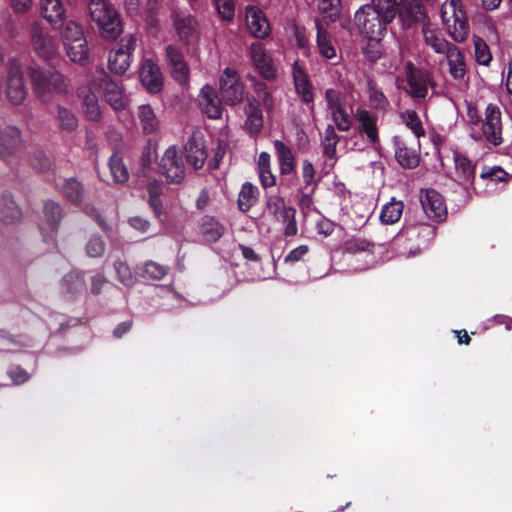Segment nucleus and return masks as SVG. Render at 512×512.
<instances>
[{
	"label": "nucleus",
	"instance_id": "nucleus-51",
	"mask_svg": "<svg viewBox=\"0 0 512 512\" xmlns=\"http://www.w3.org/2000/svg\"><path fill=\"white\" fill-rule=\"evenodd\" d=\"M318 8L320 13L331 20L337 17L340 13L341 1L340 0H319Z\"/></svg>",
	"mask_w": 512,
	"mask_h": 512
},
{
	"label": "nucleus",
	"instance_id": "nucleus-63",
	"mask_svg": "<svg viewBox=\"0 0 512 512\" xmlns=\"http://www.w3.org/2000/svg\"><path fill=\"white\" fill-rule=\"evenodd\" d=\"M379 42H371L369 47L365 50V55L370 61H376L380 58V51L378 49Z\"/></svg>",
	"mask_w": 512,
	"mask_h": 512
},
{
	"label": "nucleus",
	"instance_id": "nucleus-3",
	"mask_svg": "<svg viewBox=\"0 0 512 512\" xmlns=\"http://www.w3.org/2000/svg\"><path fill=\"white\" fill-rule=\"evenodd\" d=\"M88 10L104 38L113 40L120 35L122 28L119 15L108 0H89Z\"/></svg>",
	"mask_w": 512,
	"mask_h": 512
},
{
	"label": "nucleus",
	"instance_id": "nucleus-59",
	"mask_svg": "<svg viewBox=\"0 0 512 512\" xmlns=\"http://www.w3.org/2000/svg\"><path fill=\"white\" fill-rule=\"evenodd\" d=\"M309 248L307 245H300L299 247L293 249L289 252V254L285 257V262H297L302 259V257L307 254Z\"/></svg>",
	"mask_w": 512,
	"mask_h": 512
},
{
	"label": "nucleus",
	"instance_id": "nucleus-4",
	"mask_svg": "<svg viewBox=\"0 0 512 512\" xmlns=\"http://www.w3.org/2000/svg\"><path fill=\"white\" fill-rule=\"evenodd\" d=\"M31 80L35 92L43 101H49L55 95L63 93L67 89L65 79L54 69H33L31 71Z\"/></svg>",
	"mask_w": 512,
	"mask_h": 512
},
{
	"label": "nucleus",
	"instance_id": "nucleus-20",
	"mask_svg": "<svg viewBox=\"0 0 512 512\" xmlns=\"http://www.w3.org/2000/svg\"><path fill=\"white\" fill-rule=\"evenodd\" d=\"M454 178L463 185L471 184L475 177V167L470 159L459 151L453 152Z\"/></svg>",
	"mask_w": 512,
	"mask_h": 512
},
{
	"label": "nucleus",
	"instance_id": "nucleus-54",
	"mask_svg": "<svg viewBox=\"0 0 512 512\" xmlns=\"http://www.w3.org/2000/svg\"><path fill=\"white\" fill-rule=\"evenodd\" d=\"M144 274L151 279L160 280L167 274V268L156 262L149 261L144 266Z\"/></svg>",
	"mask_w": 512,
	"mask_h": 512
},
{
	"label": "nucleus",
	"instance_id": "nucleus-52",
	"mask_svg": "<svg viewBox=\"0 0 512 512\" xmlns=\"http://www.w3.org/2000/svg\"><path fill=\"white\" fill-rule=\"evenodd\" d=\"M215 7L223 20H232L235 12L234 0H214Z\"/></svg>",
	"mask_w": 512,
	"mask_h": 512
},
{
	"label": "nucleus",
	"instance_id": "nucleus-1",
	"mask_svg": "<svg viewBox=\"0 0 512 512\" xmlns=\"http://www.w3.org/2000/svg\"><path fill=\"white\" fill-rule=\"evenodd\" d=\"M397 0H372L355 14V25L370 42H379L386 32L387 24L396 16Z\"/></svg>",
	"mask_w": 512,
	"mask_h": 512
},
{
	"label": "nucleus",
	"instance_id": "nucleus-38",
	"mask_svg": "<svg viewBox=\"0 0 512 512\" xmlns=\"http://www.w3.org/2000/svg\"><path fill=\"white\" fill-rule=\"evenodd\" d=\"M57 28H61V38L63 45L67 42H75L78 38H85L82 27L73 20L64 21Z\"/></svg>",
	"mask_w": 512,
	"mask_h": 512
},
{
	"label": "nucleus",
	"instance_id": "nucleus-31",
	"mask_svg": "<svg viewBox=\"0 0 512 512\" xmlns=\"http://www.w3.org/2000/svg\"><path fill=\"white\" fill-rule=\"evenodd\" d=\"M40 7L42 15L53 27L63 22L65 9L61 0H40Z\"/></svg>",
	"mask_w": 512,
	"mask_h": 512
},
{
	"label": "nucleus",
	"instance_id": "nucleus-27",
	"mask_svg": "<svg viewBox=\"0 0 512 512\" xmlns=\"http://www.w3.org/2000/svg\"><path fill=\"white\" fill-rule=\"evenodd\" d=\"M274 148L280 174L285 176L294 173L296 168V160L291 148L281 140L274 141Z\"/></svg>",
	"mask_w": 512,
	"mask_h": 512
},
{
	"label": "nucleus",
	"instance_id": "nucleus-50",
	"mask_svg": "<svg viewBox=\"0 0 512 512\" xmlns=\"http://www.w3.org/2000/svg\"><path fill=\"white\" fill-rule=\"evenodd\" d=\"M104 240L98 235H92L85 244V251L89 257H100L105 251Z\"/></svg>",
	"mask_w": 512,
	"mask_h": 512
},
{
	"label": "nucleus",
	"instance_id": "nucleus-28",
	"mask_svg": "<svg viewBox=\"0 0 512 512\" xmlns=\"http://www.w3.org/2000/svg\"><path fill=\"white\" fill-rule=\"evenodd\" d=\"M404 27H410L413 22L422 16L421 5L418 0H397L396 13Z\"/></svg>",
	"mask_w": 512,
	"mask_h": 512
},
{
	"label": "nucleus",
	"instance_id": "nucleus-18",
	"mask_svg": "<svg viewBox=\"0 0 512 512\" xmlns=\"http://www.w3.org/2000/svg\"><path fill=\"white\" fill-rule=\"evenodd\" d=\"M199 105L202 112L211 119H218L222 115L221 101L211 85L202 87L199 94Z\"/></svg>",
	"mask_w": 512,
	"mask_h": 512
},
{
	"label": "nucleus",
	"instance_id": "nucleus-48",
	"mask_svg": "<svg viewBox=\"0 0 512 512\" xmlns=\"http://www.w3.org/2000/svg\"><path fill=\"white\" fill-rule=\"evenodd\" d=\"M331 118L338 128V130L346 132L349 131L352 127V118L349 113L346 111L345 107H341L330 113Z\"/></svg>",
	"mask_w": 512,
	"mask_h": 512
},
{
	"label": "nucleus",
	"instance_id": "nucleus-42",
	"mask_svg": "<svg viewBox=\"0 0 512 512\" xmlns=\"http://www.w3.org/2000/svg\"><path fill=\"white\" fill-rule=\"evenodd\" d=\"M201 231L207 241H217L224 233V227L213 218H206L201 225Z\"/></svg>",
	"mask_w": 512,
	"mask_h": 512
},
{
	"label": "nucleus",
	"instance_id": "nucleus-44",
	"mask_svg": "<svg viewBox=\"0 0 512 512\" xmlns=\"http://www.w3.org/2000/svg\"><path fill=\"white\" fill-rule=\"evenodd\" d=\"M473 43L476 62L488 66L492 60V54L487 43L478 36H474Z\"/></svg>",
	"mask_w": 512,
	"mask_h": 512
},
{
	"label": "nucleus",
	"instance_id": "nucleus-9",
	"mask_svg": "<svg viewBox=\"0 0 512 512\" xmlns=\"http://www.w3.org/2000/svg\"><path fill=\"white\" fill-rule=\"evenodd\" d=\"M267 211L278 221L283 223L285 236H294L297 234L295 220L296 211L294 208L286 206L281 196L271 195L267 198Z\"/></svg>",
	"mask_w": 512,
	"mask_h": 512
},
{
	"label": "nucleus",
	"instance_id": "nucleus-5",
	"mask_svg": "<svg viewBox=\"0 0 512 512\" xmlns=\"http://www.w3.org/2000/svg\"><path fill=\"white\" fill-rule=\"evenodd\" d=\"M405 74L408 88L404 86V80L400 78L396 80L397 87L406 90L412 98L424 99L428 93V85L431 83L430 73L417 69L411 62H407Z\"/></svg>",
	"mask_w": 512,
	"mask_h": 512
},
{
	"label": "nucleus",
	"instance_id": "nucleus-11",
	"mask_svg": "<svg viewBox=\"0 0 512 512\" xmlns=\"http://www.w3.org/2000/svg\"><path fill=\"white\" fill-rule=\"evenodd\" d=\"M31 44L35 53L43 59H51L58 51L57 40L45 32L38 22L31 26Z\"/></svg>",
	"mask_w": 512,
	"mask_h": 512
},
{
	"label": "nucleus",
	"instance_id": "nucleus-60",
	"mask_svg": "<svg viewBox=\"0 0 512 512\" xmlns=\"http://www.w3.org/2000/svg\"><path fill=\"white\" fill-rule=\"evenodd\" d=\"M295 41H296V46L300 49H303L304 54L306 56H308L309 52H310L309 39L306 37L305 33L297 29L295 31Z\"/></svg>",
	"mask_w": 512,
	"mask_h": 512
},
{
	"label": "nucleus",
	"instance_id": "nucleus-6",
	"mask_svg": "<svg viewBox=\"0 0 512 512\" xmlns=\"http://www.w3.org/2000/svg\"><path fill=\"white\" fill-rule=\"evenodd\" d=\"M477 139H484L488 143L499 146L503 142L501 110L495 104H488L484 119L480 123V134Z\"/></svg>",
	"mask_w": 512,
	"mask_h": 512
},
{
	"label": "nucleus",
	"instance_id": "nucleus-30",
	"mask_svg": "<svg viewBox=\"0 0 512 512\" xmlns=\"http://www.w3.org/2000/svg\"><path fill=\"white\" fill-rule=\"evenodd\" d=\"M450 75L455 80H461L466 74V64L460 49L453 45L445 53Z\"/></svg>",
	"mask_w": 512,
	"mask_h": 512
},
{
	"label": "nucleus",
	"instance_id": "nucleus-34",
	"mask_svg": "<svg viewBox=\"0 0 512 512\" xmlns=\"http://www.w3.org/2000/svg\"><path fill=\"white\" fill-rule=\"evenodd\" d=\"M138 119L143 133L154 134L160 129V120L149 105H141L138 109Z\"/></svg>",
	"mask_w": 512,
	"mask_h": 512
},
{
	"label": "nucleus",
	"instance_id": "nucleus-53",
	"mask_svg": "<svg viewBox=\"0 0 512 512\" xmlns=\"http://www.w3.org/2000/svg\"><path fill=\"white\" fill-rule=\"evenodd\" d=\"M325 100L327 102V110L329 113L344 106L340 91L332 88L325 91Z\"/></svg>",
	"mask_w": 512,
	"mask_h": 512
},
{
	"label": "nucleus",
	"instance_id": "nucleus-17",
	"mask_svg": "<svg viewBox=\"0 0 512 512\" xmlns=\"http://www.w3.org/2000/svg\"><path fill=\"white\" fill-rule=\"evenodd\" d=\"M395 158L397 162L406 169H413L419 165L420 155L417 149L411 148L400 136L393 137Z\"/></svg>",
	"mask_w": 512,
	"mask_h": 512
},
{
	"label": "nucleus",
	"instance_id": "nucleus-41",
	"mask_svg": "<svg viewBox=\"0 0 512 512\" xmlns=\"http://www.w3.org/2000/svg\"><path fill=\"white\" fill-rule=\"evenodd\" d=\"M247 120L246 128L250 133H258L263 126V116L261 109L254 103H249L246 108Z\"/></svg>",
	"mask_w": 512,
	"mask_h": 512
},
{
	"label": "nucleus",
	"instance_id": "nucleus-64",
	"mask_svg": "<svg viewBox=\"0 0 512 512\" xmlns=\"http://www.w3.org/2000/svg\"><path fill=\"white\" fill-rule=\"evenodd\" d=\"M129 222L133 228L141 232H146L148 230L149 222L145 219H142L140 217H133L129 220Z\"/></svg>",
	"mask_w": 512,
	"mask_h": 512
},
{
	"label": "nucleus",
	"instance_id": "nucleus-49",
	"mask_svg": "<svg viewBox=\"0 0 512 512\" xmlns=\"http://www.w3.org/2000/svg\"><path fill=\"white\" fill-rule=\"evenodd\" d=\"M62 192L73 203H78L82 199V187L75 179H67L62 187Z\"/></svg>",
	"mask_w": 512,
	"mask_h": 512
},
{
	"label": "nucleus",
	"instance_id": "nucleus-55",
	"mask_svg": "<svg viewBox=\"0 0 512 512\" xmlns=\"http://www.w3.org/2000/svg\"><path fill=\"white\" fill-rule=\"evenodd\" d=\"M115 270L117 272L120 282L123 285L131 286L134 283V277L126 263L117 261L115 263Z\"/></svg>",
	"mask_w": 512,
	"mask_h": 512
},
{
	"label": "nucleus",
	"instance_id": "nucleus-16",
	"mask_svg": "<svg viewBox=\"0 0 512 512\" xmlns=\"http://www.w3.org/2000/svg\"><path fill=\"white\" fill-rule=\"evenodd\" d=\"M246 25L250 34L256 38H265L270 33L267 18L257 7L248 6L246 8Z\"/></svg>",
	"mask_w": 512,
	"mask_h": 512
},
{
	"label": "nucleus",
	"instance_id": "nucleus-58",
	"mask_svg": "<svg viewBox=\"0 0 512 512\" xmlns=\"http://www.w3.org/2000/svg\"><path fill=\"white\" fill-rule=\"evenodd\" d=\"M302 177L306 186L314 183L315 169L309 160H304L302 164Z\"/></svg>",
	"mask_w": 512,
	"mask_h": 512
},
{
	"label": "nucleus",
	"instance_id": "nucleus-2",
	"mask_svg": "<svg viewBox=\"0 0 512 512\" xmlns=\"http://www.w3.org/2000/svg\"><path fill=\"white\" fill-rule=\"evenodd\" d=\"M441 18L448 35L455 42L462 43L468 38L470 27L461 0H445L441 6Z\"/></svg>",
	"mask_w": 512,
	"mask_h": 512
},
{
	"label": "nucleus",
	"instance_id": "nucleus-57",
	"mask_svg": "<svg viewBox=\"0 0 512 512\" xmlns=\"http://www.w3.org/2000/svg\"><path fill=\"white\" fill-rule=\"evenodd\" d=\"M8 373L15 384H22L29 380V374L19 366L11 367Z\"/></svg>",
	"mask_w": 512,
	"mask_h": 512
},
{
	"label": "nucleus",
	"instance_id": "nucleus-29",
	"mask_svg": "<svg viewBox=\"0 0 512 512\" xmlns=\"http://www.w3.org/2000/svg\"><path fill=\"white\" fill-rule=\"evenodd\" d=\"M316 30V47L320 56L326 60L336 59V46L328 31L323 27V25L319 21L316 22Z\"/></svg>",
	"mask_w": 512,
	"mask_h": 512
},
{
	"label": "nucleus",
	"instance_id": "nucleus-36",
	"mask_svg": "<svg viewBox=\"0 0 512 512\" xmlns=\"http://www.w3.org/2000/svg\"><path fill=\"white\" fill-rule=\"evenodd\" d=\"M259 190L251 182H245L238 194V207L242 212L249 211L258 200Z\"/></svg>",
	"mask_w": 512,
	"mask_h": 512
},
{
	"label": "nucleus",
	"instance_id": "nucleus-21",
	"mask_svg": "<svg viewBox=\"0 0 512 512\" xmlns=\"http://www.w3.org/2000/svg\"><path fill=\"white\" fill-rule=\"evenodd\" d=\"M100 87L108 104L115 110H122L126 106L127 98L122 87L112 81L108 76L103 75L100 81Z\"/></svg>",
	"mask_w": 512,
	"mask_h": 512
},
{
	"label": "nucleus",
	"instance_id": "nucleus-23",
	"mask_svg": "<svg viewBox=\"0 0 512 512\" xmlns=\"http://www.w3.org/2000/svg\"><path fill=\"white\" fill-rule=\"evenodd\" d=\"M250 57L263 77L266 79H272L275 77L276 72L272 66L271 58L266 53L261 43L256 42L251 44Z\"/></svg>",
	"mask_w": 512,
	"mask_h": 512
},
{
	"label": "nucleus",
	"instance_id": "nucleus-8",
	"mask_svg": "<svg viewBox=\"0 0 512 512\" xmlns=\"http://www.w3.org/2000/svg\"><path fill=\"white\" fill-rule=\"evenodd\" d=\"M219 93L224 103L236 105L243 100L244 87L234 69L226 68L219 79Z\"/></svg>",
	"mask_w": 512,
	"mask_h": 512
},
{
	"label": "nucleus",
	"instance_id": "nucleus-62",
	"mask_svg": "<svg viewBox=\"0 0 512 512\" xmlns=\"http://www.w3.org/2000/svg\"><path fill=\"white\" fill-rule=\"evenodd\" d=\"M33 0H10V4L15 12L24 13L28 11L32 5Z\"/></svg>",
	"mask_w": 512,
	"mask_h": 512
},
{
	"label": "nucleus",
	"instance_id": "nucleus-61",
	"mask_svg": "<svg viewBox=\"0 0 512 512\" xmlns=\"http://www.w3.org/2000/svg\"><path fill=\"white\" fill-rule=\"evenodd\" d=\"M467 118L469 123L474 126H479L482 121L479 111L472 104H468L467 106Z\"/></svg>",
	"mask_w": 512,
	"mask_h": 512
},
{
	"label": "nucleus",
	"instance_id": "nucleus-47",
	"mask_svg": "<svg viewBox=\"0 0 512 512\" xmlns=\"http://www.w3.org/2000/svg\"><path fill=\"white\" fill-rule=\"evenodd\" d=\"M57 120L62 130L73 131L78 126L75 114L64 107L58 108Z\"/></svg>",
	"mask_w": 512,
	"mask_h": 512
},
{
	"label": "nucleus",
	"instance_id": "nucleus-13",
	"mask_svg": "<svg viewBox=\"0 0 512 512\" xmlns=\"http://www.w3.org/2000/svg\"><path fill=\"white\" fill-rule=\"evenodd\" d=\"M185 153L187 162L194 168L203 167L207 159V151L204 145L203 135L199 131H194L185 144Z\"/></svg>",
	"mask_w": 512,
	"mask_h": 512
},
{
	"label": "nucleus",
	"instance_id": "nucleus-19",
	"mask_svg": "<svg viewBox=\"0 0 512 512\" xmlns=\"http://www.w3.org/2000/svg\"><path fill=\"white\" fill-rule=\"evenodd\" d=\"M293 80L297 94L306 103L314 100L313 86L305 68L296 61L292 68Z\"/></svg>",
	"mask_w": 512,
	"mask_h": 512
},
{
	"label": "nucleus",
	"instance_id": "nucleus-24",
	"mask_svg": "<svg viewBox=\"0 0 512 512\" xmlns=\"http://www.w3.org/2000/svg\"><path fill=\"white\" fill-rule=\"evenodd\" d=\"M355 119L359 124V132L364 134L367 140L375 146L379 141L376 118L366 109L359 107L355 112Z\"/></svg>",
	"mask_w": 512,
	"mask_h": 512
},
{
	"label": "nucleus",
	"instance_id": "nucleus-12",
	"mask_svg": "<svg viewBox=\"0 0 512 512\" xmlns=\"http://www.w3.org/2000/svg\"><path fill=\"white\" fill-rule=\"evenodd\" d=\"M420 203L426 216L434 221H442L447 215V207L442 195L434 189L420 192Z\"/></svg>",
	"mask_w": 512,
	"mask_h": 512
},
{
	"label": "nucleus",
	"instance_id": "nucleus-37",
	"mask_svg": "<svg viewBox=\"0 0 512 512\" xmlns=\"http://www.w3.org/2000/svg\"><path fill=\"white\" fill-rule=\"evenodd\" d=\"M400 119L402 123L409 128L417 138L425 135V129L420 116L415 110L407 109L401 112Z\"/></svg>",
	"mask_w": 512,
	"mask_h": 512
},
{
	"label": "nucleus",
	"instance_id": "nucleus-40",
	"mask_svg": "<svg viewBox=\"0 0 512 512\" xmlns=\"http://www.w3.org/2000/svg\"><path fill=\"white\" fill-rule=\"evenodd\" d=\"M403 208L404 205L401 201H395L392 199L382 208L380 213V220L385 224L396 223L403 213Z\"/></svg>",
	"mask_w": 512,
	"mask_h": 512
},
{
	"label": "nucleus",
	"instance_id": "nucleus-56",
	"mask_svg": "<svg viewBox=\"0 0 512 512\" xmlns=\"http://www.w3.org/2000/svg\"><path fill=\"white\" fill-rule=\"evenodd\" d=\"M507 173L499 166L484 168L480 174L482 179H489L494 182L504 181Z\"/></svg>",
	"mask_w": 512,
	"mask_h": 512
},
{
	"label": "nucleus",
	"instance_id": "nucleus-45",
	"mask_svg": "<svg viewBox=\"0 0 512 512\" xmlns=\"http://www.w3.org/2000/svg\"><path fill=\"white\" fill-rule=\"evenodd\" d=\"M110 172L116 183H124L128 180L129 174L122 158L118 155H112L109 160Z\"/></svg>",
	"mask_w": 512,
	"mask_h": 512
},
{
	"label": "nucleus",
	"instance_id": "nucleus-22",
	"mask_svg": "<svg viewBox=\"0 0 512 512\" xmlns=\"http://www.w3.org/2000/svg\"><path fill=\"white\" fill-rule=\"evenodd\" d=\"M140 79L149 92L157 93L162 87V74L160 69L149 59L142 62Z\"/></svg>",
	"mask_w": 512,
	"mask_h": 512
},
{
	"label": "nucleus",
	"instance_id": "nucleus-14",
	"mask_svg": "<svg viewBox=\"0 0 512 512\" xmlns=\"http://www.w3.org/2000/svg\"><path fill=\"white\" fill-rule=\"evenodd\" d=\"M6 93L13 104H20L26 97V87L24 85L23 74L20 65L13 62L10 66Z\"/></svg>",
	"mask_w": 512,
	"mask_h": 512
},
{
	"label": "nucleus",
	"instance_id": "nucleus-35",
	"mask_svg": "<svg viewBox=\"0 0 512 512\" xmlns=\"http://www.w3.org/2000/svg\"><path fill=\"white\" fill-rule=\"evenodd\" d=\"M257 171L259 180L264 188L273 187L276 184V176L271 170V159L267 152H261L258 157Z\"/></svg>",
	"mask_w": 512,
	"mask_h": 512
},
{
	"label": "nucleus",
	"instance_id": "nucleus-7",
	"mask_svg": "<svg viewBox=\"0 0 512 512\" xmlns=\"http://www.w3.org/2000/svg\"><path fill=\"white\" fill-rule=\"evenodd\" d=\"M159 171L167 182L179 184L185 178V166L176 146L168 147L159 160Z\"/></svg>",
	"mask_w": 512,
	"mask_h": 512
},
{
	"label": "nucleus",
	"instance_id": "nucleus-39",
	"mask_svg": "<svg viewBox=\"0 0 512 512\" xmlns=\"http://www.w3.org/2000/svg\"><path fill=\"white\" fill-rule=\"evenodd\" d=\"M339 142V137L333 125L329 124L324 131L322 138L323 154L325 157L334 159L336 156V147Z\"/></svg>",
	"mask_w": 512,
	"mask_h": 512
},
{
	"label": "nucleus",
	"instance_id": "nucleus-26",
	"mask_svg": "<svg viewBox=\"0 0 512 512\" xmlns=\"http://www.w3.org/2000/svg\"><path fill=\"white\" fill-rule=\"evenodd\" d=\"M78 95L85 116L91 121H98L102 115L101 107L97 96L91 91V88L88 86L81 87Z\"/></svg>",
	"mask_w": 512,
	"mask_h": 512
},
{
	"label": "nucleus",
	"instance_id": "nucleus-32",
	"mask_svg": "<svg viewBox=\"0 0 512 512\" xmlns=\"http://www.w3.org/2000/svg\"><path fill=\"white\" fill-rule=\"evenodd\" d=\"M174 26L183 41L189 42L196 34V21L191 15L175 14Z\"/></svg>",
	"mask_w": 512,
	"mask_h": 512
},
{
	"label": "nucleus",
	"instance_id": "nucleus-25",
	"mask_svg": "<svg viewBox=\"0 0 512 512\" xmlns=\"http://www.w3.org/2000/svg\"><path fill=\"white\" fill-rule=\"evenodd\" d=\"M425 43L431 47L435 53L444 54L454 44L448 42L438 27L427 23L422 29Z\"/></svg>",
	"mask_w": 512,
	"mask_h": 512
},
{
	"label": "nucleus",
	"instance_id": "nucleus-15",
	"mask_svg": "<svg viewBox=\"0 0 512 512\" xmlns=\"http://www.w3.org/2000/svg\"><path fill=\"white\" fill-rule=\"evenodd\" d=\"M166 59L173 78L180 84H186L189 79V67L180 50L173 45L166 47Z\"/></svg>",
	"mask_w": 512,
	"mask_h": 512
},
{
	"label": "nucleus",
	"instance_id": "nucleus-33",
	"mask_svg": "<svg viewBox=\"0 0 512 512\" xmlns=\"http://www.w3.org/2000/svg\"><path fill=\"white\" fill-rule=\"evenodd\" d=\"M69 59L79 65H85L89 58V48L86 37L78 38L75 42H67L64 45Z\"/></svg>",
	"mask_w": 512,
	"mask_h": 512
},
{
	"label": "nucleus",
	"instance_id": "nucleus-46",
	"mask_svg": "<svg viewBox=\"0 0 512 512\" xmlns=\"http://www.w3.org/2000/svg\"><path fill=\"white\" fill-rule=\"evenodd\" d=\"M368 97L371 105L377 109H384L388 106V100L384 93L378 88L373 80H368Z\"/></svg>",
	"mask_w": 512,
	"mask_h": 512
},
{
	"label": "nucleus",
	"instance_id": "nucleus-43",
	"mask_svg": "<svg viewBox=\"0 0 512 512\" xmlns=\"http://www.w3.org/2000/svg\"><path fill=\"white\" fill-rule=\"evenodd\" d=\"M61 208L60 206L53 202L47 201L44 206V220L48 226V228L55 232L58 226V223L61 219Z\"/></svg>",
	"mask_w": 512,
	"mask_h": 512
},
{
	"label": "nucleus",
	"instance_id": "nucleus-10",
	"mask_svg": "<svg viewBox=\"0 0 512 512\" xmlns=\"http://www.w3.org/2000/svg\"><path fill=\"white\" fill-rule=\"evenodd\" d=\"M136 46V38L133 35L121 39L118 48L113 49L108 58V65L111 72L124 74L131 63V55Z\"/></svg>",
	"mask_w": 512,
	"mask_h": 512
}]
</instances>
